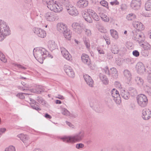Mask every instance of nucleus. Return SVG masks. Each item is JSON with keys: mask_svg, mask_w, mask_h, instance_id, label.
I'll return each mask as SVG.
<instances>
[{"mask_svg": "<svg viewBox=\"0 0 151 151\" xmlns=\"http://www.w3.org/2000/svg\"><path fill=\"white\" fill-rule=\"evenodd\" d=\"M95 13L96 12L93 10L88 9L87 10V12L83 14V16L86 21L89 23H91L92 22V20L91 16Z\"/></svg>", "mask_w": 151, "mask_h": 151, "instance_id": "9", "label": "nucleus"}, {"mask_svg": "<svg viewBox=\"0 0 151 151\" xmlns=\"http://www.w3.org/2000/svg\"><path fill=\"white\" fill-rule=\"evenodd\" d=\"M100 78L105 84H107L108 83L109 80L105 75L100 73L99 75Z\"/></svg>", "mask_w": 151, "mask_h": 151, "instance_id": "31", "label": "nucleus"}, {"mask_svg": "<svg viewBox=\"0 0 151 151\" xmlns=\"http://www.w3.org/2000/svg\"><path fill=\"white\" fill-rule=\"evenodd\" d=\"M103 18L104 19H102L105 22H108L109 21V18L106 15H104Z\"/></svg>", "mask_w": 151, "mask_h": 151, "instance_id": "56", "label": "nucleus"}, {"mask_svg": "<svg viewBox=\"0 0 151 151\" xmlns=\"http://www.w3.org/2000/svg\"><path fill=\"white\" fill-rule=\"evenodd\" d=\"M88 4L87 0H79L77 3V5L80 8H83L87 7Z\"/></svg>", "mask_w": 151, "mask_h": 151, "instance_id": "21", "label": "nucleus"}, {"mask_svg": "<svg viewBox=\"0 0 151 151\" xmlns=\"http://www.w3.org/2000/svg\"><path fill=\"white\" fill-rule=\"evenodd\" d=\"M72 27L73 30L78 34L82 33V29L83 28L81 25L80 24L77 22H74L72 24Z\"/></svg>", "mask_w": 151, "mask_h": 151, "instance_id": "16", "label": "nucleus"}, {"mask_svg": "<svg viewBox=\"0 0 151 151\" xmlns=\"http://www.w3.org/2000/svg\"><path fill=\"white\" fill-rule=\"evenodd\" d=\"M48 47L51 51L58 48L57 44L54 41L52 40H50L48 41Z\"/></svg>", "mask_w": 151, "mask_h": 151, "instance_id": "23", "label": "nucleus"}, {"mask_svg": "<svg viewBox=\"0 0 151 151\" xmlns=\"http://www.w3.org/2000/svg\"><path fill=\"white\" fill-rule=\"evenodd\" d=\"M132 54L134 56L136 57H138L139 55V53L137 50H135L133 51Z\"/></svg>", "mask_w": 151, "mask_h": 151, "instance_id": "51", "label": "nucleus"}, {"mask_svg": "<svg viewBox=\"0 0 151 151\" xmlns=\"http://www.w3.org/2000/svg\"><path fill=\"white\" fill-rule=\"evenodd\" d=\"M17 137L20 138V139L23 142L26 146L29 145L30 142L28 141L29 137L27 135H24L23 134H18Z\"/></svg>", "mask_w": 151, "mask_h": 151, "instance_id": "17", "label": "nucleus"}, {"mask_svg": "<svg viewBox=\"0 0 151 151\" xmlns=\"http://www.w3.org/2000/svg\"><path fill=\"white\" fill-rule=\"evenodd\" d=\"M141 4V0H132L130 5L132 9H137L139 8Z\"/></svg>", "mask_w": 151, "mask_h": 151, "instance_id": "18", "label": "nucleus"}, {"mask_svg": "<svg viewBox=\"0 0 151 151\" xmlns=\"http://www.w3.org/2000/svg\"><path fill=\"white\" fill-rule=\"evenodd\" d=\"M139 31L137 29L133 30L131 33V35L132 36V39L138 42L139 44V42H141L144 40V36L143 35L138 33Z\"/></svg>", "mask_w": 151, "mask_h": 151, "instance_id": "7", "label": "nucleus"}, {"mask_svg": "<svg viewBox=\"0 0 151 151\" xmlns=\"http://www.w3.org/2000/svg\"><path fill=\"white\" fill-rule=\"evenodd\" d=\"M15 65L17 66L19 68H21L24 70H25L26 69V68L25 67L23 66L22 65L20 64H16Z\"/></svg>", "mask_w": 151, "mask_h": 151, "instance_id": "55", "label": "nucleus"}, {"mask_svg": "<svg viewBox=\"0 0 151 151\" xmlns=\"http://www.w3.org/2000/svg\"><path fill=\"white\" fill-rule=\"evenodd\" d=\"M11 34L9 27L6 23L0 20V41H2Z\"/></svg>", "mask_w": 151, "mask_h": 151, "instance_id": "3", "label": "nucleus"}, {"mask_svg": "<svg viewBox=\"0 0 151 151\" xmlns=\"http://www.w3.org/2000/svg\"><path fill=\"white\" fill-rule=\"evenodd\" d=\"M66 124L70 127L72 128H74V125L73 124H72L70 122L66 121Z\"/></svg>", "mask_w": 151, "mask_h": 151, "instance_id": "59", "label": "nucleus"}, {"mask_svg": "<svg viewBox=\"0 0 151 151\" xmlns=\"http://www.w3.org/2000/svg\"><path fill=\"white\" fill-rule=\"evenodd\" d=\"M29 99L30 100V101L31 102V103H35V104H38V103H37L36 101L34 100V99H33L31 98H29Z\"/></svg>", "mask_w": 151, "mask_h": 151, "instance_id": "62", "label": "nucleus"}, {"mask_svg": "<svg viewBox=\"0 0 151 151\" xmlns=\"http://www.w3.org/2000/svg\"><path fill=\"white\" fill-rule=\"evenodd\" d=\"M55 103L57 104H61V101L60 100H56L55 101Z\"/></svg>", "mask_w": 151, "mask_h": 151, "instance_id": "64", "label": "nucleus"}, {"mask_svg": "<svg viewBox=\"0 0 151 151\" xmlns=\"http://www.w3.org/2000/svg\"><path fill=\"white\" fill-rule=\"evenodd\" d=\"M32 0H24V7L27 11L29 10L32 7Z\"/></svg>", "mask_w": 151, "mask_h": 151, "instance_id": "26", "label": "nucleus"}, {"mask_svg": "<svg viewBox=\"0 0 151 151\" xmlns=\"http://www.w3.org/2000/svg\"><path fill=\"white\" fill-rule=\"evenodd\" d=\"M84 79L90 86L92 87L93 86V81L91 77L87 74H85L83 75Z\"/></svg>", "mask_w": 151, "mask_h": 151, "instance_id": "22", "label": "nucleus"}, {"mask_svg": "<svg viewBox=\"0 0 151 151\" xmlns=\"http://www.w3.org/2000/svg\"><path fill=\"white\" fill-rule=\"evenodd\" d=\"M103 70L105 73L109 77H112L114 79H116L118 78L117 71L115 68H111L110 70H109L108 67L106 66Z\"/></svg>", "mask_w": 151, "mask_h": 151, "instance_id": "5", "label": "nucleus"}, {"mask_svg": "<svg viewBox=\"0 0 151 151\" xmlns=\"http://www.w3.org/2000/svg\"><path fill=\"white\" fill-rule=\"evenodd\" d=\"M57 28L58 31L62 33L67 29L65 24L61 23H59L57 24Z\"/></svg>", "mask_w": 151, "mask_h": 151, "instance_id": "24", "label": "nucleus"}, {"mask_svg": "<svg viewBox=\"0 0 151 151\" xmlns=\"http://www.w3.org/2000/svg\"><path fill=\"white\" fill-rule=\"evenodd\" d=\"M34 56L36 59H45L48 56L52 58V57L49 54V52L44 48L42 47H37L36 49L35 48L33 51Z\"/></svg>", "mask_w": 151, "mask_h": 151, "instance_id": "2", "label": "nucleus"}, {"mask_svg": "<svg viewBox=\"0 0 151 151\" xmlns=\"http://www.w3.org/2000/svg\"><path fill=\"white\" fill-rule=\"evenodd\" d=\"M61 112L64 115L68 116H70V113L65 108H62L61 109Z\"/></svg>", "mask_w": 151, "mask_h": 151, "instance_id": "35", "label": "nucleus"}, {"mask_svg": "<svg viewBox=\"0 0 151 151\" xmlns=\"http://www.w3.org/2000/svg\"><path fill=\"white\" fill-rule=\"evenodd\" d=\"M101 151H108L106 149H104ZM112 151H124V149L122 148L117 147H114L112 149Z\"/></svg>", "mask_w": 151, "mask_h": 151, "instance_id": "38", "label": "nucleus"}, {"mask_svg": "<svg viewBox=\"0 0 151 151\" xmlns=\"http://www.w3.org/2000/svg\"><path fill=\"white\" fill-rule=\"evenodd\" d=\"M84 42L86 47L88 48H89L90 47L89 41L86 39L85 40H84Z\"/></svg>", "mask_w": 151, "mask_h": 151, "instance_id": "53", "label": "nucleus"}, {"mask_svg": "<svg viewBox=\"0 0 151 151\" xmlns=\"http://www.w3.org/2000/svg\"><path fill=\"white\" fill-rule=\"evenodd\" d=\"M82 30H83L85 31V34L87 36H90L91 35V32L90 30L85 28H83Z\"/></svg>", "mask_w": 151, "mask_h": 151, "instance_id": "47", "label": "nucleus"}, {"mask_svg": "<svg viewBox=\"0 0 151 151\" xmlns=\"http://www.w3.org/2000/svg\"><path fill=\"white\" fill-rule=\"evenodd\" d=\"M31 107L33 109H35L37 111L40 110L41 109L39 107V106L36 104L32 103H30Z\"/></svg>", "mask_w": 151, "mask_h": 151, "instance_id": "39", "label": "nucleus"}, {"mask_svg": "<svg viewBox=\"0 0 151 151\" xmlns=\"http://www.w3.org/2000/svg\"><path fill=\"white\" fill-rule=\"evenodd\" d=\"M121 95L122 98L126 100L128 99L130 97L129 93L125 90L122 91Z\"/></svg>", "mask_w": 151, "mask_h": 151, "instance_id": "29", "label": "nucleus"}, {"mask_svg": "<svg viewBox=\"0 0 151 151\" xmlns=\"http://www.w3.org/2000/svg\"><path fill=\"white\" fill-rule=\"evenodd\" d=\"M137 100L138 104L141 107H145L148 102L146 96L142 94H140L137 96Z\"/></svg>", "mask_w": 151, "mask_h": 151, "instance_id": "6", "label": "nucleus"}, {"mask_svg": "<svg viewBox=\"0 0 151 151\" xmlns=\"http://www.w3.org/2000/svg\"><path fill=\"white\" fill-rule=\"evenodd\" d=\"M57 98H58L61 99H64V97L63 96L60 95H58V97H57Z\"/></svg>", "mask_w": 151, "mask_h": 151, "instance_id": "63", "label": "nucleus"}, {"mask_svg": "<svg viewBox=\"0 0 151 151\" xmlns=\"http://www.w3.org/2000/svg\"><path fill=\"white\" fill-rule=\"evenodd\" d=\"M151 116V112L148 109L145 108L142 111V117L145 120H148Z\"/></svg>", "mask_w": 151, "mask_h": 151, "instance_id": "15", "label": "nucleus"}, {"mask_svg": "<svg viewBox=\"0 0 151 151\" xmlns=\"http://www.w3.org/2000/svg\"><path fill=\"white\" fill-rule=\"evenodd\" d=\"M45 116L47 119H51L52 118V116L47 113L45 114Z\"/></svg>", "mask_w": 151, "mask_h": 151, "instance_id": "61", "label": "nucleus"}, {"mask_svg": "<svg viewBox=\"0 0 151 151\" xmlns=\"http://www.w3.org/2000/svg\"><path fill=\"white\" fill-rule=\"evenodd\" d=\"M48 9L55 12H60L63 9L62 6L58 2L54 0H45Z\"/></svg>", "mask_w": 151, "mask_h": 151, "instance_id": "4", "label": "nucleus"}, {"mask_svg": "<svg viewBox=\"0 0 151 151\" xmlns=\"http://www.w3.org/2000/svg\"><path fill=\"white\" fill-rule=\"evenodd\" d=\"M136 83L139 86L141 87L143 85L144 83L143 79L140 77L137 76L135 78Z\"/></svg>", "mask_w": 151, "mask_h": 151, "instance_id": "30", "label": "nucleus"}, {"mask_svg": "<svg viewBox=\"0 0 151 151\" xmlns=\"http://www.w3.org/2000/svg\"><path fill=\"white\" fill-rule=\"evenodd\" d=\"M100 4L102 6L106 7L107 8H108V7H107V6H108V3L105 1L103 0L101 1L100 2Z\"/></svg>", "mask_w": 151, "mask_h": 151, "instance_id": "48", "label": "nucleus"}, {"mask_svg": "<svg viewBox=\"0 0 151 151\" xmlns=\"http://www.w3.org/2000/svg\"><path fill=\"white\" fill-rule=\"evenodd\" d=\"M24 94H25L26 95H30L31 94L29 93H18L17 95V96L20 99H24L25 98L24 96Z\"/></svg>", "mask_w": 151, "mask_h": 151, "instance_id": "41", "label": "nucleus"}, {"mask_svg": "<svg viewBox=\"0 0 151 151\" xmlns=\"http://www.w3.org/2000/svg\"><path fill=\"white\" fill-rule=\"evenodd\" d=\"M63 56L65 59L68 60H71V55L69 52H68V53L64 54Z\"/></svg>", "mask_w": 151, "mask_h": 151, "instance_id": "43", "label": "nucleus"}, {"mask_svg": "<svg viewBox=\"0 0 151 151\" xmlns=\"http://www.w3.org/2000/svg\"><path fill=\"white\" fill-rule=\"evenodd\" d=\"M133 26L136 28V29L139 31L142 30L144 29L143 24L138 21H134L133 23Z\"/></svg>", "mask_w": 151, "mask_h": 151, "instance_id": "19", "label": "nucleus"}, {"mask_svg": "<svg viewBox=\"0 0 151 151\" xmlns=\"http://www.w3.org/2000/svg\"><path fill=\"white\" fill-rule=\"evenodd\" d=\"M97 50L98 52L100 54H104V52L103 50L99 48H97Z\"/></svg>", "mask_w": 151, "mask_h": 151, "instance_id": "57", "label": "nucleus"}, {"mask_svg": "<svg viewBox=\"0 0 151 151\" xmlns=\"http://www.w3.org/2000/svg\"><path fill=\"white\" fill-rule=\"evenodd\" d=\"M45 17L47 20L49 21H53L58 19V16L55 13L53 12H48L45 14Z\"/></svg>", "mask_w": 151, "mask_h": 151, "instance_id": "11", "label": "nucleus"}, {"mask_svg": "<svg viewBox=\"0 0 151 151\" xmlns=\"http://www.w3.org/2000/svg\"><path fill=\"white\" fill-rule=\"evenodd\" d=\"M91 17L95 21H98L99 20V17L96 13L93 15H92Z\"/></svg>", "mask_w": 151, "mask_h": 151, "instance_id": "46", "label": "nucleus"}, {"mask_svg": "<svg viewBox=\"0 0 151 151\" xmlns=\"http://www.w3.org/2000/svg\"><path fill=\"white\" fill-rule=\"evenodd\" d=\"M94 102V101L93 100L90 99V100L89 101V104L90 105L91 107H93V103Z\"/></svg>", "mask_w": 151, "mask_h": 151, "instance_id": "60", "label": "nucleus"}, {"mask_svg": "<svg viewBox=\"0 0 151 151\" xmlns=\"http://www.w3.org/2000/svg\"><path fill=\"white\" fill-rule=\"evenodd\" d=\"M146 90L148 95L150 96H151V87L147 86Z\"/></svg>", "mask_w": 151, "mask_h": 151, "instance_id": "52", "label": "nucleus"}, {"mask_svg": "<svg viewBox=\"0 0 151 151\" xmlns=\"http://www.w3.org/2000/svg\"><path fill=\"white\" fill-rule=\"evenodd\" d=\"M35 34L38 37L44 38L46 35V32L43 29L39 28H35L33 29Z\"/></svg>", "mask_w": 151, "mask_h": 151, "instance_id": "12", "label": "nucleus"}, {"mask_svg": "<svg viewBox=\"0 0 151 151\" xmlns=\"http://www.w3.org/2000/svg\"><path fill=\"white\" fill-rule=\"evenodd\" d=\"M4 151H15V148L14 147L10 146L8 148H6Z\"/></svg>", "mask_w": 151, "mask_h": 151, "instance_id": "45", "label": "nucleus"}, {"mask_svg": "<svg viewBox=\"0 0 151 151\" xmlns=\"http://www.w3.org/2000/svg\"><path fill=\"white\" fill-rule=\"evenodd\" d=\"M119 51V49L117 45H114L112 46L111 51L113 53L117 54L118 53Z\"/></svg>", "mask_w": 151, "mask_h": 151, "instance_id": "36", "label": "nucleus"}, {"mask_svg": "<svg viewBox=\"0 0 151 151\" xmlns=\"http://www.w3.org/2000/svg\"><path fill=\"white\" fill-rule=\"evenodd\" d=\"M81 59L82 62L85 64L87 65L91 69L93 70L94 68L92 66V64L90 63V60L89 56L85 54H82L81 56Z\"/></svg>", "mask_w": 151, "mask_h": 151, "instance_id": "13", "label": "nucleus"}, {"mask_svg": "<svg viewBox=\"0 0 151 151\" xmlns=\"http://www.w3.org/2000/svg\"><path fill=\"white\" fill-rule=\"evenodd\" d=\"M129 92L132 96H136L137 94V92L135 88L132 87H130L128 89Z\"/></svg>", "mask_w": 151, "mask_h": 151, "instance_id": "32", "label": "nucleus"}, {"mask_svg": "<svg viewBox=\"0 0 151 151\" xmlns=\"http://www.w3.org/2000/svg\"><path fill=\"white\" fill-rule=\"evenodd\" d=\"M64 68L65 73L69 76L72 78L74 77V72L70 66L68 65H65Z\"/></svg>", "mask_w": 151, "mask_h": 151, "instance_id": "14", "label": "nucleus"}, {"mask_svg": "<svg viewBox=\"0 0 151 151\" xmlns=\"http://www.w3.org/2000/svg\"><path fill=\"white\" fill-rule=\"evenodd\" d=\"M0 60L4 63L6 62V60L4 55L0 51Z\"/></svg>", "mask_w": 151, "mask_h": 151, "instance_id": "44", "label": "nucleus"}, {"mask_svg": "<svg viewBox=\"0 0 151 151\" xmlns=\"http://www.w3.org/2000/svg\"><path fill=\"white\" fill-rule=\"evenodd\" d=\"M60 51L62 55L65 53H68V51L64 47H60Z\"/></svg>", "mask_w": 151, "mask_h": 151, "instance_id": "49", "label": "nucleus"}, {"mask_svg": "<svg viewBox=\"0 0 151 151\" xmlns=\"http://www.w3.org/2000/svg\"><path fill=\"white\" fill-rule=\"evenodd\" d=\"M84 147V144L81 143L77 144L76 145V148L78 149H80L81 148H83Z\"/></svg>", "mask_w": 151, "mask_h": 151, "instance_id": "50", "label": "nucleus"}, {"mask_svg": "<svg viewBox=\"0 0 151 151\" xmlns=\"http://www.w3.org/2000/svg\"><path fill=\"white\" fill-rule=\"evenodd\" d=\"M37 101L42 105H45L46 102L41 97H38L37 98Z\"/></svg>", "mask_w": 151, "mask_h": 151, "instance_id": "42", "label": "nucleus"}, {"mask_svg": "<svg viewBox=\"0 0 151 151\" xmlns=\"http://www.w3.org/2000/svg\"><path fill=\"white\" fill-rule=\"evenodd\" d=\"M85 133L83 131H81L74 135L69 136H65L61 139L65 142H76L81 141L85 136Z\"/></svg>", "mask_w": 151, "mask_h": 151, "instance_id": "1", "label": "nucleus"}, {"mask_svg": "<svg viewBox=\"0 0 151 151\" xmlns=\"http://www.w3.org/2000/svg\"><path fill=\"white\" fill-rule=\"evenodd\" d=\"M111 5H118L119 4V2L116 0H115L113 1H112L110 3Z\"/></svg>", "mask_w": 151, "mask_h": 151, "instance_id": "58", "label": "nucleus"}, {"mask_svg": "<svg viewBox=\"0 0 151 151\" xmlns=\"http://www.w3.org/2000/svg\"><path fill=\"white\" fill-rule=\"evenodd\" d=\"M135 68L139 73H142L145 71V67L143 64L141 62H139L138 63Z\"/></svg>", "mask_w": 151, "mask_h": 151, "instance_id": "20", "label": "nucleus"}, {"mask_svg": "<svg viewBox=\"0 0 151 151\" xmlns=\"http://www.w3.org/2000/svg\"><path fill=\"white\" fill-rule=\"evenodd\" d=\"M123 74L125 78L130 81L132 79V75L130 72L128 70L126 69L123 71Z\"/></svg>", "mask_w": 151, "mask_h": 151, "instance_id": "25", "label": "nucleus"}, {"mask_svg": "<svg viewBox=\"0 0 151 151\" xmlns=\"http://www.w3.org/2000/svg\"><path fill=\"white\" fill-rule=\"evenodd\" d=\"M68 12L73 16H76L78 14V11L75 7L71 4H67L65 6Z\"/></svg>", "mask_w": 151, "mask_h": 151, "instance_id": "10", "label": "nucleus"}, {"mask_svg": "<svg viewBox=\"0 0 151 151\" xmlns=\"http://www.w3.org/2000/svg\"><path fill=\"white\" fill-rule=\"evenodd\" d=\"M44 90L42 88V86H39L38 87L35 89V91H34V92L40 94Z\"/></svg>", "mask_w": 151, "mask_h": 151, "instance_id": "40", "label": "nucleus"}, {"mask_svg": "<svg viewBox=\"0 0 151 151\" xmlns=\"http://www.w3.org/2000/svg\"><path fill=\"white\" fill-rule=\"evenodd\" d=\"M136 18L135 15L133 13L128 14L126 17V19L128 21H133Z\"/></svg>", "mask_w": 151, "mask_h": 151, "instance_id": "34", "label": "nucleus"}, {"mask_svg": "<svg viewBox=\"0 0 151 151\" xmlns=\"http://www.w3.org/2000/svg\"><path fill=\"white\" fill-rule=\"evenodd\" d=\"M145 7L146 10L150 11L151 10V0H148L145 3Z\"/></svg>", "mask_w": 151, "mask_h": 151, "instance_id": "33", "label": "nucleus"}, {"mask_svg": "<svg viewBox=\"0 0 151 151\" xmlns=\"http://www.w3.org/2000/svg\"><path fill=\"white\" fill-rule=\"evenodd\" d=\"M147 79L148 82L151 84V73L148 74L147 77Z\"/></svg>", "mask_w": 151, "mask_h": 151, "instance_id": "54", "label": "nucleus"}, {"mask_svg": "<svg viewBox=\"0 0 151 151\" xmlns=\"http://www.w3.org/2000/svg\"><path fill=\"white\" fill-rule=\"evenodd\" d=\"M139 44L140 46H142L145 50L148 51L150 50L151 48L150 45L148 43L145 42L144 40L143 42L142 41L141 42H139Z\"/></svg>", "mask_w": 151, "mask_h": 151, "instance_id": "27", "label": "nucleus"}, {"mask_svg": "<svg viewBox=\"0 0 151 151\" xmlns=\"http://www.w3.org/2000/svg\"><path fill=\"white\" fill-rule=\"evenodd\" d=\"M111 94L116 103L119 104L121 100L119 92L116 89L113 88L111 90Z\"/></svg>", "mask_w": 151, "mask_h": 151, "instance_id": "8", "label": "nucleus"}, {"mask_svg": "<svg viewBox=\"0 0 151 151\" xmlns=\"http://www.w3.org/2000/svg\"><path fill=\"white\" fill-rule=\"evenodd\" d=\"M63 33V34L64 37L65 38L68 40H70L72 32L70 30L67 29Z\"/></svg>", "mask_w": 151, "mask_h": 151, "instance_id": "28", "label": "nucleus"}, {"mask_svg": "<svg viewBox=\"0 0 151 151\" xmlns=\"http://www.w3.org/2000/svg\"><path fill=\"white\" fill-rule=\"evenodd\" d=\"M110 33L113 37L116 39L118 38V35L117 31L115 30L111 29Z\"/></svg>", "mask_w": 151, "mask_h": 151, "instance_id": "37", "label": "nucleus"}]
</instances>
